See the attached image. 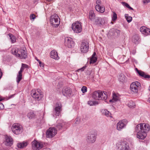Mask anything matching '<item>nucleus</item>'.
I'll return each instance as SVG.
<instances>
[{"instance_id": "1", "label": "nucleus", "mask_w": 150, "mask_h": 150, "mask_svg": "<svg viewBox=\"0 0 150 150\" xmlns=\"http://www.w3.org/2000/svg\"><path fill=\"white\" fill-rule=\"evenodd\" d=\"M13 132L16 135L21 134L23 131L22 126L20 124L17 123L13 124L11 127Z\"/></svg>"}, {"instance_id": "2", "label": "nucleus", "mask_w": 150, "mask_h": 150, "mask_svg": "<svg viewBox=\"0 0 150 150\" xmlns=\"http://www.w3.org/2000/svg\"><path fill=\"white\" fill-rule=\"evenodd\" d=\"M31 94L33 98L38 101L40 100L43 96L42 92L39 89L33 90L31 91Z\"/></svg>"}, {"instance_id": "3", "label": "nucleus", "mask_w": 150, "mask_h": 150, "mask_svg": "<svg viewBox=\"0 0 150 150\" xmlns=\"http://www.w3.org/2000/svg\"><path fill=\"white\" fill-rule=\"evenodd\" d=\"M135 129L142 130L146 133L150 130V126L147 124H140L136 126Z\"/></svg>"}, {"instance_id": "4", "label": "nucleus", "mask_w": 150, "mask_h": 150, "mask_svg": "<svg viewBox=\"0 0 150 150\" xmlns=\"http://www.w3.org/2000/svg\"><path fill=\"white\" fill-rule=\"evenodd\" d=\"M50 22L54 27H57L58 26L60 21L59 18L57 14H54L50 17Z\"/></svg>"}, {"instance_id": "5", "label": "nucleus", "mask_w": 150, "mask_h": 150, "mask_svg": "<svg viewBox=\"0 0 150 150\" xmlns=\"http://www.w3.org/2000/svg\"><path fill=\"white\" fill-rule=\"evenodd\" d=\"M72 29L74 33H78L81 32L82 29L81 23L77 21L73 23L72 25Z\"/></svg>"}, {"instance_id": "6", "label": "nucleus", "mask_w": 150, "mask_h": 150, "mask_svg": "<svg viewBox=\"0 0 150 150\" xmlns=\"http://www.w3.org/2000/svg\"><path fill=\"white\" fill-rule=\"evenodd\" d=\"M117 146L118 150H130L128 144L126 142H119Z\"/></svg>"}, {"instance_id": "7", "label": "nucleus", "mask_w": 150, "mask_h": 150, "mask_svg": "<svg viewBox=\"0 0 150 150\" xmlns=\"http://www.w3.org/2000/svg\"><path fill=\"white\" fill-rule=\"evenodd\" d=\"M28 65L26 64H22L20 70L18 71V74L17 75L16 77V81L18 83L22 79V72L24 70L25 68H28Z\"/></svg>"}, {"instance_id": "8", "label": "nucleus", "mask_w": 150, "mask_h": 150, "mask_svg": "<svg viewBox=\"0 0 150 150\" xmlns=\"http://www.w3.org/2000/svg\"><path fill=\"white\" fill-rule=\"evenodd\" d=\"M141 86L140 83L138 81L133 82L130 85V88L131 91L134 93L138 92V88Z\"/></svg>"}, {"instance_id": "9", "label": "nucleus", "mask_w": 150, "mask_h": 150, "mask_svg": "<svg viewBox=\"0 0 150 150\" xmlns=\"http://www.w3.org/2000/svg\"><path fill=\"white\" fill-rule=\"evenodd\" d=\"M57 133V130L55 128L50 127L46 132V137H47L52 138Z\"/></svg>"}, {"instance_id": "10", "label": "nucleus", "mask_w": 150, "mask_h": 150, "mask_svg": "<svg viewBox=\"0 0 150 150\" xmlns=\"http://www.w3.org/2000/svg\"><path fill=\"white\" fill-rule=\"evenodd\" d=\"M62 92L64 96L67 98H69L72 95V90L69 87H65L62 89Z\"/></svg>"}, {"instance_id": "11", "label": "nucleus", "mask_w": 150, "mask_h": 150, "mask_svg": "<svg viewBox=\"0 0 150 150\" xmlns=\"http://www.w3.org/2000/svg\"><path fill=\"white\" fill-rule=\"evenodd\" d=\"M27 57V52L25 48H21L19 49L18 57L21 59H25Z\"/></svg>"}, {"instance_id": "12", "label": "nucleus", "mask_w": 150, "mask_h": 150, "mask_svg": "<svg viewBox=\"0 0 150 150\" xmlns=\"http://www.w3.org/2000/svg\"><path fill=\"white\" fill-rule=\"evenodd\" d=\"M127 123L126 120H123L120 121L117 124V129L119 131L121 130L126 126Z\"/></svg>"}, {"instance_id": "13", "label": "nucleus", "mask_w": 150, "mask_h": 150, "mask_svg": "<svg viewBox=\"0 0 150 150\" xmlns=\"http://www.w3.org/2000/svg\"><path fill=\"white\" fill-rule=\"evenodd\" d=\"M89 43L87 41L83 42L81 44L80 50L81 52L83 53L87 52L89 49Z\"/></svg>"}, {"instance_id": "14", "label": "nucleus", "mask_w": 150, "mask_h": 150, "mask_svg": "<svg viewBox=\"0 0 150 150\" xmlns=\"http://www.w3.org/2000/svg\"><path fill=\"white\" fill-rule=\"evenodd\" d=\"M69 126L68 124L65 122L62 121L61 122L59 123L56 126V128L55 129L57 130H60L62 129H66Z\"/></svg>"}, {"instance_id": "15", "label": "nucleus", "mask_w": 150, "mask_h": 150, "mask_svg": "<svg viewBox=\"0 0 150 150\" xmlns=\"http://www.w3.org/2000/svg\"><path fill=\"white\" fill-rule=\"evenodd\" d=\"M32 148L33 150H39L42 146V144L35 140L32 142Z\"/></svg>"}, {"instance_id": "16", "label": "nucleus", "mask_w": 150, "mask_h": 150, "mask_svg": "<svg viewBox=\"0 0 150 150\" xmlns=\"http://www.w3.org/2000/svg\"><path fill=\"white\" fill-rule=\"evenodd\" d=\"M137 132V137L139 139H144L146 136V133L142 130H138L135 129Z\"/></svg>"}, {"instance_id": "17", "label": "nucleus", "mask_w": 150, "mask_h": 150, "mask_svg": "<svg viewBox=\"0 0 150 150\" xmlns=\"http://www.w3.org/2000/svg\"><path fill=\"white\" fill-rule=\"evenodd\" d=\"M65 42L69 48H71L74 45V42L73 39L69 37H67L65 38Z\"/></svg>"}, {"instance_id": "18", "label": "nucleus", "mask_w": 150, "mask_h": 150, "mask_svg": "<svg viewBox=\"0 0 150 150\" xmlns=\"http://www.w3.org/2000/svg\"><path fill=\"white\" fill-rule=\"evenodd\" d=\"M96 135L95 134H89L87 137V141L90 143H93L96 139Z\"/></svg>"}, {"instance_id": "19", "label": "nucleus", "mask_w": 150, "mask_h": 150, "mask_svg": "<svg viewBox=\"0 0 150 150\" xmlns=\"http://www.w3.org/2000/svg\"><path fill=\"white\" fill-rule=\"evenodd\" d=\"M62 106L60 103H57L55 105L54 110L55 112V115L57 116H59L62 111Z\"/></svg>"}, {"instance_id": "20", "label": "nucleus", "mask_w": 150, "mask_h": 150, "mask_svg": "<svg viewBox=\"0 0 150 150\" xmlns=\"http://www.w3.org/2000/svg\"><path fill=\"white\" fill-rule=\"evenodd\" d=\"M141 32L145 36L150 35V29L145 27H142L140 28Z\"/></svg>"}, {"instance_id": "21", "label": "nucleus", "mask_w": 150, "mask_h": 150, "mask_svg": "<svg viewBox=\"0 0 150 150\" xmlns=\"http://www.w3.org/2000/svg\"><path fill=\"white\" fill-rule=\"evenodd\" d=\"M135 70L140 76L145 79H149L150 78L149 75L146 74L144 72L139 70L137 68H136Z\"/></svg>"}, {"instance_id": "22", "label": "nucleus", "mask_w": 150, "mask_h": 150, "mask_svg": "<svg viewBox=\"0 0 150 150\" xmlns=\"http://www.w3.org/2000/svg\"><path fill=\"white\" fill-rule=\"evenodd\" d=\"M5 144L7 146H11L13 144V139L11 136L7 135L5 136Z\"/></svg>"}, {"instance_id": "23", "label": "nucleus", "mask_w": 150, "mask_h": 150, "mask_svg": "<svg viewBox=\"0 0 150 150\" xmlns=\"http://www.w3.org/2000/svg\"><path fill=\"white\" fill-rule=\"evenodd\" d=\"M100 91H96L94 92L92 94V97L93 98L98 100H100Z\"/></svg>"}, {"instance_id": "24", "label": "nucleus", "mask_w": 150, "mask_h": 150, "mask_svg": "<svg viewBox=\"0 0 150 150\" xmlns=\"http://www.w3.org/2000/svg\"><path fill=\"white\" fill-rule=\"evenodd\" d=\"M96 9L97 11L101 13H103L105 11V8L103 6L97 5L96 6Z\"/></svg>"}, {"instance_id": "25", "label": "nucleus", "mask_w": 150, "mask_h": 150, "mask_svg": "<svg viewBox=\"0 0 150 150\" xmlns=\"http://www.w3.org/2000/svg\"><path fill=\"white\" fill-rule=\"evenodd\" d=\"M50 56L51 58L55 59L58 60L59 59L57 52L54 50L51 52Z\"/></svg>"}, {"instance_id": "26", "label": "nucleus", "mask_w": 150, "mask_h": 150, "mask_svg": "<svg viewBox=\"0 0 150 150\" xmlns=\"http://www.w3.org/2000/svg\"><path fill=\"white\" fill-rule=\"evenodd\" d=\"M95 23L97 25H102L104 23V21L103 19L97 17L96 18Z\"/></svg>"}, {"instance_id": "27", "label": "nucleus", "mask_w": 150, "mask_h": 150, "mask_svg": "<svg viewBox=\"0 0 150 150\" xmlns=\"http://www.w3.org/2000/svg\"><path fill=\"white\" fill-rule=\"evenodd\" d=\"M100 97L101 98L100 100H105L107 98L108 96L106 92L100 91Z\"/></svg>"}, {"instance_id": "28", "label": "nucleus", "mask_w": 150, "mask_h": 150, "mask_svg": "<svg viewBox=\"0 0 150 150\" xmlns=\"http://www.w3.org/2000/svg\"><path fill=\"white\" fill-rule=\"evenodd\" d=\"M96 16L94 11L91 10L89 11V18L90 20L92 21H93L95 19Z\"/></svg>"}, {"instance_id": "29", "label": "nucleus", "mask_w": 150, "mask_h": 150, "mask_svg": "<svg viewBox=\"0 0 150 150\" xmlns=\"http://www.w3.org/2000/svg\"><path fill=\"white\" fill-rule=\"evenodd\" d=\"M119 97L117 96L115 93H114L113 95L112 98L109 100L110 102H114L117 101L119 100Z\"/></svg>"}, {"instance_id": "30", "label": "nucleus", "mask_w": 150, "mask_h": 150, "mask_svg": "<svg viewBox=\"0 0 150 150\" xmlns=\"http://www.w3.org/2000/svg\"><path fill=\"white\" fill-rule=\"evenodd\" d=\"M132 41L135 44L139 43L140 41L139 36L137 35H134L132 38Z\"/></svg>"}, {"instance_id": "31", "label": "nucleus", "mask_w": 150, "mask_h": 150, "mask_svg": "<svg viewBox=\"0 0 150 150\" xmlns=\"http://www.w3.org/2000/svg\"><path fill=\"white\" fill-rule=\"evenodd\" d=\"M28 144V143L27 142H23L22 143L18 144L17 146L19 148H23L26 146Z\"/></svg>"}, {"instance_id": "32", "label": "nucleus", "mask_w": 150, "mask_h": 150, "mask_svg": "<svg viewBox=\"0 0 150 150\" xmlns=\"http://www.w3.org/2000/svg\"><path fill=\"white\" fill-rule=\"evenodd\" d=\"M125 76L122 74H121L119 75L118 79L119 81L123 83L125 81Z\"/></svg>"}, {"instance_id": "33", "label": "nucleus", "mask_w": 150, "mask_h": 150, "mask_svg": "<svg viewBox=\"0 0 150 150\" xmlns=\"http://www.w3.org/2000/svg\"><path fill=\"white\" fill-rule=\"evenodd\" d=\"M19 49L17 48H13L11 50V52L12 53L15 55L16 57H18V51Z\"/></svg>"}, {"instance_id": "34", "label": "nucleus", "mask_w": 150, "mask_h": 150, "mask_svg": "<svg viewBox=\"0 0 150 150\" xmlns=\"http://www.w3.org/2000/svg\"><path fill=\"white\" fill-rule=\"evenodd\" d=\"M35 114L32 111L30 112L27 114L28 117L30 119H34L35 117Z\"/></svg>"}, {"instance_id": "35", "label": "nucleus", "mask_w": 150, "mask_h": 150, "mask_svg": "<svg viewBox=\"0 0 150 150\" xmlns=\"http://www.w3.org/2000/svg\"><path fill=\"white\" fill-rule=\"evenodd\" d=\"M10 39L11 40V42L13 43L15 42H16V38L15 37L11 34H8Z\"/></svg>"}, {"instance_id": "36", "label": "nucleus", "mask_w": 150, "mask_h": 150, "mask_svg": "<svg viewBox=\"0 0 150 150\" xmlns=\"http://www.w3.org/2000/svg\"><path fill=\"white\" fill-rule=\"evenodd\" d=\"M127 105L130 108H134L135 106V103L132 101H130L128 103Z\"/></svg>"}, {"instance_id": "37", "label": "nucleus", "mask_w": 150, "mask_h": 150, "mask_svg": "<svg viewBox=\"0 0 150 150\" xmlns=\"http://www.w3.org/2000/svg\"><path fill=\"white\" fill-rule=\"evenodd\" d=\"M117 18V15L115 12H113V15L112 16V20L114 22L116 21Z\"/></svg>"}, {"instance_id": "38", "label": "nucleus", "mask_w": 150, "mask_h": 150, "mask_svg": "<svg viewBox=\"0 0 150 150\" xmlns=\"http://www.w3.org/2000/svg\"><path fill=\"white\" fill-rule=\"evenodd\" d=\"M97 59V57H91L90 60V63L93 64L96 62Z\"/></svg>"}, {"instance_id": "39", "label": "nucleus", "mask_w": 150, "mask_h": 150, "mask_svg": "<svg viewBox=\"0 0 150 150\" xmlns=\"http://www.w3.org/2000/svg\"><path fill=\"white\" fill-rule=\"evenodd\" d=\"M125 17L127 20V21L128 23H130L132 20V18L131 16H129L127 14H126L125 15Z\"/></svg>"}, {"instance_id": "40", "label": "nucleus", "mask_w": 150, "mask_h": 150, "mask_svg": "<svg viewBox=\"0 0 150 150\" xmlns=\"http://www.w3.org/2000/svg\"><path fill=\"white\" fill-rule=\"evenodd\" d=\"M102 113L105 115L107 116H110V113L109 112L106 110H102Z\"/></svg>"}, {"instance_id": "41", "label": "nucleus", "mask_w": 150, "mask_h": 150, "mask_svg": "<svg viewBox=\"0 0 150 150\" xmlns=\"http://www.w3.org/2000/svg\"><path fill=\"white\" fill-rule=\"evenodd\" d=\"M81 90L83 93H85L87 91V88L85 86H83Z\"/></svg>"}, {"instance_id": "42", "label": "nucleus", "mask_w": 150, "mask_h": 150, "mask_svg": "<svg viewBox=\"0 0 150 150\" xmlns=\"http://www.w3.org/2000/svg\"><path fill=\"white\" fill-rule=\"evenodd\" d=\"M95 103L96 102L95 101L90 100L88 101V103L90 106H92L95 104Z\"/></svg>"}, {"instance_id": "43", "label": "nucleus", "mask_w": 150, "mask_h": 150, "mask_svg": "<svg viewBox=\"0 0 150 150\" xmlns=\"http://www.w3.org/2000/svg\"><path fill=\"white\" fill-rule=\"evenodd\" d=\"M114 33H116L117 35L119 34L120 33V31L119 30L117 29H115L113 30Z\"/></svg>"}, {"instance_id": "44", "label": "nucleus", "mask_w": 150, "mask_h": 150, "mask_svg": "<svg viewBox=\"0 0 150 150\" xmlns=\"http://www.w3.org/2000/svg\"><path fill=\"white\" fill-rule=\"evenodd\" d=\"M121 4L123 6H125L127 8V7H128V6L129 5L127 3L124 2H121Z\"/></svg>"}, {"instance_id": "45", "label": "nucleus", "mask_w": 150, "mask_h": 150, "mask_svg": "<svg viewBox=\"0 0 150 150\" xmlns=\"http://www.w3.org/2000/svg\"><path fill=\"white\" fill-rule=\"evenodd\" d=\"M86 66H84L82 68L79 69L78 70H77V71H83L86 69Z\"/></svg>"}, {"instance_id": "46", "label": "nucleus", "mask_w": 150, "mask_h": 150, "mask_svg": "<svg viewBox=\"0 0 150 150\" xmlns=\"http://www.w3.org/2000/svg\"><path fill=\"white\" fill-rule=\"evenodd\" d=\"M86 66H84L82 68L79 69L78 70H77V71H83L86 69Z\"/></svg>"}, {"instance_id": "47", "label": "nucleus", "mask_w": 150, "mask_h": 150, "mask_svg": "<svg viewBox=\"0 0 150 150\" xmlns=\"http://www.w3.org/2000/svg\"><path fill=\"white\" fill-rule=\"evenodd\" d=\"M35 18V14H32L30 15V18L31 20L33 19L34 20Z\"/></svg>"}, {"instance_id": "48", "label": "nucleus", "mask_w": 150, "mask_h": 150, "mask_svg": "<svg viewBox=\"0 0 150 150\" xmlns=\"http://www.w3.org/2000/svg\"><path fill=\"white\" fill-rule=\"evenodd\" d=\"M80 119L79 118H76L75 120V124H79L80 122Z\"/></svg>"}, {"instance_id": "49", "label": "nucleus", "mask_w": 150, "mask_h": 150, "mask_svg": "<svg viewBox=\"0 0 150 150\" xmlns=\"http://www.w3.org/2000/svg\"><path fill=\"white\" fill-rule=\"evenodd\" d=\"M150 2V0H143V2L145 4H147Z\"/></svg>"}, {"instance_id": "50", "label": "nucleus", "mask_w": 150, "mask_h": 150, "mask_svg": "<svg viewBox=\"0 0 150 150\" xmlns=\"http://www.w3.org/2000/svg\"><path fill=\"white\" fill-rule=\"evenodd\" d=\"M40 66V67H42V68H44V64L43 63H42L41 62L40 63H39Z\"/></svg>"}, {"instance_id": "51", "label": "nucleus", "mask_w": 150, "mask_h": 150, "mask_svg": "<svg viewBox=\"0 0 150 150\" xmlns=\"http://www.w3.org/2000/svg\"><path fill=\"white\" fill-rule=\"evenodd\" d=\"M4 108V105L3 104L1 103H0V110Z\"/></svg>"}, {"instance_id": "52", "label": "nucleus", "mask_w": 150, "mask_h": 150, "mask_svg": "<svg viewBox=\"0 0 150 150\" xmlns=\"http://www.w3.org/2000/svg\"><path fill=\"white\" fill-rule=\"evenodd\" d=\"M101 1L100 0H97L96 2L97 5H100L101 4Z\"/></svg>"}, {"instance_id": "53", "label": "nucleus", "mask_w": 150, "mask_h": 150, "mask_svg": "<svg viewBox=\"0 0 150 150\" xmlns=\"http://www.w3.org/2000/svg\"><path fill=\"white\" fill-rule=\"evenodd\" d=\"M2 75V73L1 69L0 68V79H1Z\"/></svg>"}, {"instance_id": "54", "label": "nucleus", "mask_w": 150, "mask_h": 150, "mask_svg": "<svg viewBox=\"0 0 150 150\" xmlns=\"http://www.w3.org/2000/svg\"><path fill=\"white\" fill-rule=\"evenodd\" d=\"M131 53L133 54H135L136 53V50H133L132 51Z\"/></svg>"}, {"instance_id": "55", "label": "nucleus", "mask_w": 150, "mask_h": 150, "mask_svg": "<svg viewBox=\"0 0 150 150\" xmlns=\"http://www.w3.org/2000/svg\"><path fill=\"white\" fill-rule=\"evenodd\" d=\"M96 54L95 52H94L92 55V57H96Z\"/></svg>"}, {"instance_id": "56", "label": "nucleus", "mask_w": 150, "mask_h": 150, "mask_svg": "<svg viewBox=\"0 0 150 150\" xmlns=\"http://www.w3.org/2000/svg\"><path fill=\"white\" fill-rule=\"evenodd\" d=\"M15 94H13V95H11L10 96H9L8 97V98L9 99H10L12 98L14 96Z\"/></svg>"}, {"instance_id": "57", "label": "nucleus", "mask_w": 150, "mask_h": 150, "mask_svg": "<svg viewBox=\"0 0 150 150\" xmlns=\"http://www.w3.org/2000/svg\"><path fill=\"white\" fill-rule=\"evenodd\" d=\"M127 8H129L130 10H134V9L132 8L129 5L128 6V7H127Z\"/></svg>"}, {"instance_id": "58", "label": "nucleus", "mask_w": 150, "mask_h": 150, "mask_svg": "<svg viewBox=\"0 0 150 150\" xmlns=\"http://www.w3.org/2000/svg\"><path fill=\"white\" fill-rule=\"evenodd\" d=\"M35 59L39 63H40L41 61L40 60L38 59L37 57H35Z\"/></svg>"}, {"instance_id": "59", "label": "nucleus", "mask_w": 150, "mask_h": 150, "mask_svg": "<svg viewBox=\"0 0 150 150\" xmlns=\"http://www.w3.org/2000/svg\"><path fill=\"white\" fill-rule=\"evenodd\" d=\"M43 150H50V149L49 148H45L43 149Z\"/></svg>"}, {"instance_id": "60", "label": "nucleus", "mask_w": 150, "mask_h": 150, "mask_svg": "<svg viewBox=\"0 0 150 150\" xmlns=\"http://www.w3.org/2000/svg\"><path fill=\"white\" fill-rule=\"evenodd\" d=\"M4 99L1 97H0V101H2Z\"/></svg>"}, {"instance_id": "61", "label": "nucleus", "mask_w": 150, "mask_h": 150, "mask_svg": "<svg viewBox=\"0 0 150 150\" xmlns=\"http://www.w3.org/2000/svg\"><path fill=\"white\" fill-rule=\"evenodd\" d=\"M46 0L48 1H51V0Z\"/></svg>"}, {"instance_id": "62", "label": "nucleus", "mask_w": 150, "mask_h": 150, "mask_svg": "<svg viewBox=\"0 0 150 150\" xmlns=\"http://www.w3.org/2000/svg\"><path fill=\"white\" fill-rule=\"evenodd\" d=\"M111 23L112 24H113V23L112 22H111Z\"/></svg>"}]
</instances>
